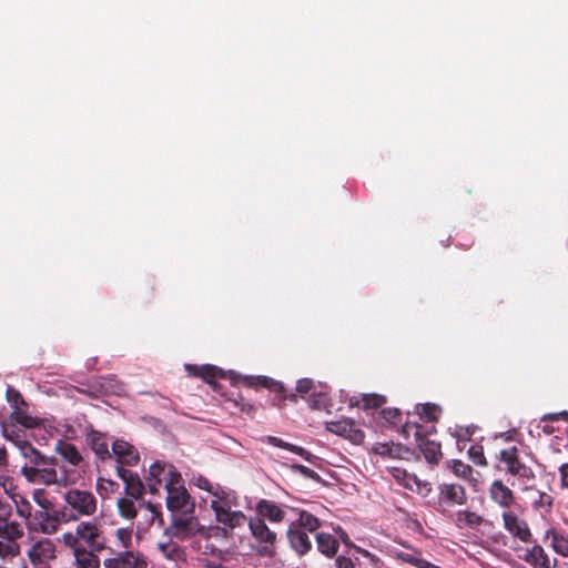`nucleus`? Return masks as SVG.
Segmentation results:
<instances>
[{"instance_id": "1", "label": "nucleus", "mask_w": 568, "mask_h": 568, "mask_svg": "<svg viewBox=\"0 0 568 568\" xmlns=\"http://www.w3.org/2000/svg\"><path fill=\"white\" fill-rule=\"evenodd\" d=\"M170 478L164 485L166 490V507L173 513V520L169 531L176 538H189L202 534L205 529L193 516L194 503L186 488L181 485V474L175 467L169 469Z\"/></svg>"}, {"instance_id": "2", "label": "nucleus", "mask_w": 568, "mask_h": 568, "mask_svg": "<svg viewBox=\"0 0 568 568\" xmlns=\"http://www.w3.org/2000/svg\"><path fill=\"white\" fill-rule=\"evenodd\" d=\"M211 509L214 513L215 520L224 527H204V531L200 534L205 538L221 535L226 538L229 529L244 526L247 518L245 514L236 508L240 506L239 495L235 490L221 486L215 488L211 499Z\"/></svg>"}, {"instance_id": "3", "label": "nucleus", "mask_w": 568, "mask_h": 568, "mask_svg": "<svg viewBox=\"0 0 568 568\" xmlns=\"http://www.w3.org/2000/svg\"><path fill=\"white\" fill-rule=\"evenodd\" d=\"M114 541L108 549L110 556L103 559V568H148L145 555L133 545V529L119 527Z\"/></svg>"}, {"instance_id": "4", "label": "nucleus", "mask_w": 568, "mask_h": 568, "mask_svg": "<svg viewBox=\"0 0 568 568\" xmlns=\"http://www.w3.org/2000/svg\"><path fill=\"white\" fill-rule=\"evenodd\" d=\"M61 542L67 548H84L97 551L110 548L102 524L98 519L78 521L73 530L62 534Z\"/></svg>"}, {"instance_id": "5", "label": "nucleus", "mask_w": 568, "mask_h": 568, "mask_svg": "<svg viewBox=\"0 0 568 568\" xmlns=\"http://www.w3.org/2000/svg\"><path fill=\"white\" fill-rule=\"evenodd\" d=\"M37 464L31 467H21L20 473L30 484H41L45 486L58 485L67 487L69 484L65 473L59 475L57 470V460L42 456Z\"/></svg>"}, {"instance_id": "6", "label": "nucleus", "mask_w": 568, "mask_h": 568, "mask_svg": "<svg viewBox=\"0 0 568 568\" xmlns=\"http://www.w3.org/2000/svg\"><path fill=\"white\" fill-rule=\"evenodd\" d=\"M62 499L69 513L75 517V523L81 517H91L97 513L98 501L91 491L71 488L63 494Z\"/></svg>"}, {"instance_id": "7", "label": "nucleus", "mask_w": 568, "mask_h": 568, "mask_svg": "<svg viewBox=\"0 0 568 568\" xmlns=\"http://www.w3.org/2000/svg\"><path fill=\"white\" fill-rule=\"evenodd\" d=\"M247 524L251 535L258 544L256 547V552L261 556L273 557L275 554V544L277 540L276 532L271 530L270 527L265 524L264 519L260 517L250 518Z\"/></svg>"}, {"instance_id": "8", "label": "nucleus", "mask_w": 568, "mask_h": 568, "mask_svg": "<svg viewBox=\"0 0 568 568\" xmlns=\"http://www.w3.org/2000/svg\"><path fill=\"white\" fill-rule=\"evenodd\" d=\"M438 507L437 510L445 515L456 506H463L467 501L466 490L462 485L454 483H443L438 485Z\"/></svg>"}, {"instance_id": "9", "label": "nucleus", "mask_w": 568, "mask_h": 568, "mask_svg": "<svg viewBox=\"0 0 568 568\" xmlns=\"http://www.w3.org/2000/svg\"><path fill=\"white\" fill-rule=\"evenodd\" d=\"M499 460L505 464V469L509 475L521 479L525 484L535 479L534 470L519 460L517 447L500 450Z\"/></svg>"}, {"instance_id": "10", "label": "nucleus", "mask_w": 568, "mask_h": 568, "mask_svg": "<svg viewBox=\"0 0 568 568\" xmlns=\"http://www.w3.org/2000/svg\"><path fill=\"white\" fill-rule=\"evenodd\" d=\"M57 546L49 538L34 541L27 550V556L34 568H45L55 559Z\"/></svg>"}, {"instance_id": "11", "label": "nucleus", "mask_w": 568, "mask_h": 568, "mask_svg": "<svg viewBox=\"0 0 568 568\" xmlns=\"http://www.w3.org/2000/svg\"><path fill=\"white\" fill-rule=\"evenodd\" d=\"M294 511L293 508H291L287 505L277 504L270 499H261L256 504V513L257 517L262 519H267L272 524H281L283 521H287L290 524L291 516Z\"/></svg>"}, {"instance_id": "12", "label": "nucleus", "mask_w": 568, "mask_h": 568, "mask_svg": "<svg viewBox=\"0 0 568 568\" xmlns=\"http://www.w3.org/2000/svg\"><path fill=\"white\" fill-rule=\"evenodd\" d=\"M504 529L515 539L529 544L532 541V534L528 523L516 515L513 510L501 513Z\"/></svg>"}, {"instance_id": "13", "label": "nucleus", "mask_w": 568, "mask_h": 568, "mask_svg": "<svg viewBox=\"0 0 568 568\" xmlns=\"http://www.w3.org/2000/svg\"><path fill=\"white\" fill-rule=\"evenodd\" d=\"M327 430L349 439L354 444H361L365 437L364 432L348 418L328 423Z\"/></svg>"}, {"instance_id": "14", "label": "nucleus", "mask_w": 568, "mask_h": 568, "mask_svg": "<svg viewBox=\"0 0 568 568\" xmlns=\"http://www.w3.org/2000/svg\"><path fill=\"white\" fill-rule=\"evenodd\" d=\"M118 476L123 480L125 484L124 491L128 497L135 498L139 500H144L142 498L144 494V485L142 480L140 479L139 475L122 467H116Z\"/></svg>"}, {"instance_id": "15", "label": "nucleus", "mask_w": 568, "mask_h": 568, "mask_svg": "<svg viewBox=\"0 0 568 568\" xmlns=\"http://www.w3.org/2000/svg\"><path fill=\"white\" fill-rule=\"evenodd\" d=\"M286 537L291 549L300 557L306 555L312 549L313 545L307 531L288 524Z\"/></svg>"}, {"instance_id": "16", "label": "nucleus", "mask_w": 568, "mask_h": 568, "mask_svg": "<svg viewBox=\"0 0 568 568\" xmlns=\"http://www.w3.org/2000/svg\"><path fill=\"white\" fill-rule=\"evenodd\" d=\"M489 497L494 503H496L505 510H509L510 506L515 503L514 493L499 479H496L491 483L489 487Z\"/></svg>"}, {"instance_id": "17", "label": "nucleus", "mask_w": 568, "mask_h": 568, "mask_svg": "<svg viewBox=\"0 0 568 568\" xmlns=\"http://www.w3.org/2000/svg\"><path fill=\"white\" fill-rule=\"evenodd\" d=\"M314 388L313 381L308 378H302L296 384V392L298 394L302 396L310 394L307 400L312 407L322 408L326 405V394L323 392L316 393Z\"/></svg>"}, {"instance_id": "18", "label": "nucleus", "mask_w": 568, "mask_h": 568, "mask_svg": "<svg viewBox=\"0 0 568 568\" xmlns=\"http://www.w3.org/2000/svg\"><path fill=\"white\" fill-rule=\"evenodd\" d=\"M542 540L559 556L568 557V535L565 532L551 527L545 531Z\"/></svg>"}, {"instance_id": "19", "label": "nucleus", "mask_w": 568, "mask_h": 568, "mask_svg": "<svg viewBox=\"0 0 568 568\" xmlns=\"http://www.w3.org/2000/svg\"><path fill=\"white\" fill-rule=\"evenodd\" d=\"M532 568H551L550 560L545 549L535 544L532 547L524 549V555L520 556Z\"/></svg>"}, {"instance_id": "20", "label": "nucleus", "mask_w": 568, "mask_h": 568, "mask_svg": "<svg viewBox=\"0 0 568 568\" xmlns=\"http://www.w3.org/2000/svg\"><path fill=\"white\" fill-rule=\"evenodd\" d=\"M30 529L41 532L43 535H54V528H52L50 508L37 510L32 514L31 519L27 523Z\"/></svg>"}, {"instance_id": "21", "label": "nucleus", "mask_w": 568, "mask_h": 568, "mask_svg": "<svg viewBox=\"0 0 568 568\" xmlns=\"http://www.w3.org/2000/svg\"><path fill=\"white\" fill-rule=\"evenodd\" d=\"M112 454L120 464L135 465L139 462V454L135 448L124 440H115L112 444Z\"/></svg>"}, {"instance_id": "22", "label": "nucleus", "mask_w": 568, "mask_h": 568, "mask_svg": "<svg viewBox=\"0 0 568 568\" xmlns=\"http://www.w3.org/2000/svg\"><path fill=\"white\" fill-rule=\"evenodd\" d=\"M74 558L77 568H100L99 554L101 551L84 548H69Z\"/></svg>"}, {"instance_id": "23", "label": "nucleus", "mask_w": 568, "mask_h": 568, "mask_svg": "<svg viewBox=\"0 0 568 568\" xmlns=\"http://www.w3.org/2000/svg\"><path fill=\"white\" fill-rule=\"evenodd\" d=\"M170 467L173 466L161 462H155L150 466L146 481L151 493L156 491V485H160L162 481H164V485L166 484V480L170 478Z\"/></svg>"}, {"instance_id": "24", "label": "nucleus", "mask_w": 568, "mask_h": 568, "mask_svg": "<svg viewBox=\"0 0 568 568\" xmlns=\"http://www.w3.org/2000/svg\"><path fill=\"white\" fill-rule=\"evenodd\" d=\"M293 513L296 518H291L290 525L307 532H314L320 528L321 520L310 511L294 509Z\"/></svg>"}, {"instance_id": "25", "label": "nucleus", "mask_w": 568, "mask_h": 568, "mask_svg": "<svg viewBox=\"0 0 568 568\" xmlns=\"http://www.w3.org/2000/svg\"><path fill=\"white\" fill-rule=\"evenodd\" d=\"M415 437L416 444L424 454L426 460L435 464L438 463L442 456L440 444L420 436L418 428L415 429Z\"/></svg>"}, {"instance_id": "26", "label": "nucleus", "mask_w": 568, "mask_h": 568, "mask_svg": "<svg viewBox=\"0 0 568 568\" xmlns=\"http://www.w3.org/2000/svg\"><path fill=\"white\" fill-rule=\"evenodd\" d=\"M11 516L0 518V538L17 542L24 535L23 527L16 520H10Z\"/></svg>"}, {"instance_id": "27", "label": "nucleus", "mask_w": 568, "mask_h": 568, "mask_svg": "<svg viewBox=\"0 0 568 568\" xmlns=\"http://www.w3.org/2000/svg\"><path fill=\"white\" fill-rule=\"evenodd\" d=\"M55 452L65 463H69L71 466H79L83 459L79 449L67 440H58L55 444Z\"/></svg>"}, {"instance_id": "28", "label": "nucleus", "mask_w": 568, "mask_h": 568, "mask_svg": "<svg viewBox=\"0 0 568 568\" xmlns=\"http://www.w3.org/2000/svg\"><path fill=\"white\" fill-rule=\"evenodd\" d=\"M158 548L166 559L173 561L176 568H181L180 564L186 561L185 550L173 541L159 542Z\"/></svg>"}, {"instance_id": "29", "label": "nucleus", "mask_w": 568, "mask_h": 568, "mask_svg": "<svg viewBox=\"0 0 568 568\" xmlns=\"http://www.w3.org/2000/svg\"><path fill=\"white\" fill-rule=\"evenodd\" d=\"M317 550L326 556L327 558H333L339 547L338 540L329 532H317L315 535Z\"/></svg>"}, {"instance_id": "30", "label": "nucleus", "mask_w": 568, "mask_h": 568, "mask_svg": "<svg viewBox=\"0 0 568 568\" xmlns=\"http://www.w3.org/2000/svg\"><path fill=\"white\" fill-rule=\"evenodd\" d=\"M139 499L122 496L116 500L119 516L126 520H133L140 513Z\"/></svg>"}, {"instance_id": "31", "label": "nucleus", "mask_w": 568, "mask_h": 568, "mask_svg": "<svg viewBox=\"0 0 568 568\" xmlns=\"http://www.w3.org/2000/svg\"><path fill=\"white\" fill-rule=\"evenodd\" d=\"M485 521L484 517L467 509L458 510L455 514V524L458 528H478Z\"/></svg>"}, {"instance_id": "32", "label": "nucleus", "mask_w": 568, "mask_h": 568, "mask_svg": "<svg viewBox=\"0 0 568 568\" xmlns=\"http://www.w3.org/2000/svg\"><path fill=\"white\" fill-rule=\"evenodd\" d=\"M14 507L16 514L28 523L32 517V505L20 490L9 498Z\"/></svg>"}, {"instance_id": "33", "label": "nucleus", "mask_w": 568, "mask_h": 568, "mask_svg": "<svg viewBox=\"0 0 568 568\" xmlns=\"http://www.w3.org/2000/svg\"><path fill=\"white\" fill-rule=\"evenodd\" d=\"M385 402V397L378 394H362L349 399L352 406H358L363 409L381 407Z\"/></svg>"}, {"instance_id": "34", "label": "nucleus", "mask_w": 568, "mask_h": 568, "mask_svg": "<svg viewBox=\"0 0 568 568\" xmlns=\"http://www.w3.org/2000/svg\"><path fill=\"white\" fill-rule=\"evenodd\" d=\"M50 517H51L52 528H54V534L58 532L59 527L61 525L75 521V517H73V515H71L69 513V508L65 505L59 509H55L51 506Z\"/></svg>"}, {"instance_id": "35", "label": "nucleus", "mask_w": 568, "mask_h": 568, "mask_svg": "<svg viewBox=\"0 0 568 568\" xmlns=\"http://www.w3.org/2000/svg\"><path fill=\"white\" fill-rule=\"evenodd\" d=\"M20 455L26 459L21 467H31L38 465L37 462L43 456L37 448H34L28 442H21L18 444Z\"/></svg>"}, {"instance_id": "36", "label": "nucleus", "mask_w": 568, "mask_h": 568, "mask_svg": "<svg viewBox=\"0 0 568 568\" xmlns=\"http://www.w3.org/2000/svg\"><path fill=\"white\" fill-rule=\"evenodd\" d=\"M90 444L92 450L99 456L101 459H106L111 456L109 450V445L102 434L93 432L90 435Z\"/></svg>"}, {"instance_id": "37", "label": "nucleus", "mask_w": 568, "mask_h": 568, "mask_svg": "<svg viewBox=\"0 0 568 568\" xmlns=\"http://www.w3.org/2000/svg\"><path fill=\"white\" fill-rule=\"evenodd\" d=\"M139 509L140 511L144 513L146 525L150 526L156 520H159L160 524L162 523L161 511L156 505L145 500L139 501Z\"/></svg>"}, {"instance_id": "38", "label": "nucleus", "mask_w": 568, "mask_h": 568, "mask_svg": "<svg viewBox=\"0 0 568 568\" xmlns=\"http://www.w3.org/2000/svg\"><path fill=\"white\" fill-rule=\"evenodd\" d=\"M447 466H448V468H450V470L457 477L463 478L468 481L475 480L473 478V473H474L473 468L469 465L463 463L462 460L453 459V460L448 462Z\"/></svg>"}, {"instance_id": "39", "label": "nucleus", "mask_w": 568, "mask_h": 568, "mask_svg": "<svg viewBox=\"0 0 568 568\" xmlns=\"http://www.w3.org/2000/svg\"><path fill=\"white\" fill-rule=\"evenodd\" d=\"M97 493L101 496V498L106 499L111 494H114L119 490L120 486L116 481L106 479L103 477H99L97 479Z\"/></svg>"}, {"instance_id": "40", "label": "nucleus", "mask_w": 568, "mask_h": 568, "mask_svg": "<svg viewBox=\"0 0 568 568\" xmlns=\"http://www.w3.org/2000/svg\"><path fill=\"white\" fill-rule=\"evenodd\" d=\"M258 381L264 387L270 388L276 393L273 398L274 405H281L285 400L286 396L284 394V387L282 384L267 377H258Z\"/></svg>"}, {"instance_id": "41", "label": "nucleus", "mask_w": 568, "mask_h": 568, "mask_svg": "<svg viewBox=\"0 0 568 568\" xmlns=\"http://www.w3.org/2000/svg\"><path fill=\"white\" fill-rule=\"evenodd\" d=\"M20 554V546L18 542L0 538V559L8 560L17 557Z\"/></svg>"}, {"instance_id": "42", "label": "nucleus", "mask_w": 568, "mask_h": 568, "mask_svg": "<svg viewBox=\"0 0 568 568\" xmlns=\"http://www.w3.org/2000/svg\"><path fill=\"white\" fill-rule=\"evenodd\" d=\"M392 475L398 484L404 486L406 489L412 488L416 484V475L406 471L405 469L394 467Z\"/></svg>"}, {"instance_id": "43", "label": "nucleus", "mask_w": 568, "mask_h": 568, "mask_svg": "<svg viewBox=\"0 0 568 568\" xmlns=\"http://www.w3.org/2000/svg\"><path fill=\"white\" fill-rule=\"evenodd\" d=\"M417 413L425 420L433 422V420H436L439 417V415L442 413V409L437 405L427 403V404L418 405L417 406Z\"/></svg>"}, {"instance_id": "44", "label": "nucleus", "mask_w": 568, "mask_h": 568, "mask_svg": "<svg viewBox=\"0 0 568 568\" xmlns=\"http://www.w3.org/2000/svg\"><path fill=\"white\" fill-rule=\"evenodd\" d=\"M378 415L382 425H396L400 419V412L397 408H384Z\"/></svg>"}, {"instance_id": "45", "label": "nucleus", "mask_w": 568, "mask_h": 568, "mask_svg": "<svg viewBox=\"0 0 568 568\" xmlns=\"http://www.w3.org/2000/svg\"><path fill=\"white\" fill-rule=\"evenodd\" d=\"M0 488L8 496V498H10L11 496L19 491L14 478L4 474L0 475Z\"/></svg>"}, {"instance_id": "46", "label": "nucleus", "mask_w": 568, "mask_h": 568, "mask_svg": "<svg viewBox=\"0 0 568 568\" xmlns=\"http://www.w3.org/2000/svg\"><path fill=\"white\" fill-rule=\"evenodd\" d=\"M185 368L191 372L193 371L194 375L202 376L205 381H210V378H213L217 375V368L215 366L211 365H204L201 367H195L191 365H185Z\"/></svg>"}, {"instance_id": "47", "label": "nucleus", "mask_w": 568, "mask_h": 568, "mask_svg": "<svg viewBox=\"0 0 568 568\" xmlns=\"http://www.w3.org/2000/svg\"><path fill=\"white\" fill-rule=\"evenodd\" d=\"M13 415L14 420L26 428H36L39 426L38 418L32 417L22 410L16 409Z\"/></svg>"}, {"instance_id": "48", "label": "nucleus", "mask_w": 568, "mask_h": 568, "mask_svg": "<svg viewBox=\"0 0 568 568\" xmlns=\"http://www.w3.org/2000/svg\"><path fill=\"white\" fill-rule=\"evenodd\" d=\"M32 499L41 509L51 508V501L49 500L45 490L42 488L33 489Z\"/></svg>"}, {"instance_id": "49", "label": "nucleus", "mask_w": 568, "mask_h": 568, "mask_svg": "<svg viewBox=\"0 0 568 568\" xmlns=\"http://www.w3.org/2000/svg\"><path fill=\"white\" fill-rule=\"evenodd\" d=\"M469 458L476 465L485 466L487 464L486 458L484 456V449L479 445H473L468 449Z\"/></svg>"}, {"instance_id": "50", "label": "nucleus", "mask_w": 568, "mask_h": 568, "mask_svg": "<svg viewBox=\"0 0 568 568\" xmlns=\"http://www.w3.org/2000/svg\"><path fill=\"white\" fill-rule=\"evenodd\" d=\"M6 395H7V400L14 409H18L20 405L24 404V400H23L20 392L11 386H8Z\"/></svg>"}, {"instance_id": "51", "label": "nucleus", "mask_w": 568, "mask_h": 568, "mask_svg": "<svg viewBox=\"0 0 568 568\" xmlns=\"http://www.w3.org/2000/svg\"><path fill=\"white\" fill-rule=\"evenodd\" d=\"M194 484L202 490H206L211 496L214 494L215 488H220V484H212L206 477L199 476L194 478Z\"/></svg>"}, {"instance_id": "52", "label": "nucleus", "mask_w": 568, "mask_h": 568, "mask_svg": "<svg viewBox=\"0 0 568 568\" xmlns=\"http://www.w3.org/2000/svg\"><path fill=\"white\" fill-rule=\"evenodd\" d=\"M201 561L207 568H229L225 565L229 560H222L219 557H203Z\"/></svg>"}, {"instance_id": "53", "label": "nucleus", "mask_w": 568, "mask_h": 568, "mask_svg": "<svg viewBox=\"0 0 568 568\" xmlns=\"http://www.w3.org/2000/svg\"><path fill=\"white\" fill-rule=\"evenodd\" d=\"M292 468L294 471L296 473H300L301 475H303L304 477L306 478H311V479H318L320 476L316 471H314L313 469L304 466V465H301V464H294L292 465Z\"/></svg>"}, {"instance_id": "54", "label": "nucleus", "mask_w": 568, "mask_h": 568, "mask_svg": "<svg viewBox=\"0 0 568 568\" xmlns=\"http://www.w3.org/2000/svg\"><path fill=\"white\" fill-rule=\"evenodd\" d=\"M205 549L209 550V552H210L209 557H219L222 560L231 559V552L229 550H222L212 545H206Z\"/></svg>"}, {"instance_id": "55", "label": "nucleus", "mask_w": 568, "mask_h": 568, "mask_svg": "<svg viewBox=\"0 0 568 568\" xmlns=\"http://www.w3.org/2000/svg\"><path fill=\"white\" fill-rule=\"evenodd\" d=\"M266 442L272 445V446H275V447H280V448H284V449H287L290 452H293V448L295 445L293 444H290V443H286L284 442L283 439L278 438V437H275V436H268L266 438Z\"/></svg>"}, {"instance_id": "56", "label": "nucleus", "mask_w": 568, "mask_h": 568, "mask_svg": "<svg viewBox=\"0 0 568 568\" xmlns=\"http://www.w3.org/2000/svg\"><path fill=\"white\" fill-rule=\"evenodd\" d=\"M408 489L412 491H416L418 494H427L430 491V485H429V483L424 481L416 476V484L413 485V487L408 488Z\"/></svg>"}, {"instance_id": "57", "label": "nucleus", "mask_w": 568, "mask_h": 568, "mask_svg": "<svg viewBox=\"0 0 568 568\" xmlns=\"http://www.w3.org/2000/svg\"><path fill=\"white\" fill-rule=\"evenodd\" d=\"M355 551L362 555L363 557L367 558L375 567L379 566L381 559L376 555L369 552L368 550L359 546L355 547Z\"/></svg>"}, {"instance_id": "58", "label": "nucleus", "mask_w": 568, "mask_h": 568, "mask_svg": "<svg viewBox=\"0 0 568 568\" xmlns=\"http://www.w3.org/2000/svg\"><path fill=\"white\" fill-rule=\"evenodd\" d=\"M335 562L337 568H356L355 562L345 556L337 557Z\"/></svg>"}, {"instance_id": "59", "label": "nucleus", "mask_w": 568, "mask_h": 568, "mask_svg": "<svg viewBox=\"0 0 568 568\" xmlns=\"http://www.w3.org/2000/svg\"><path fill=\"white\" fill-rule=\"evenodd\" d=\"M292 453H295L297 455H300L301 457H303L305 460L310 462V463H313L314 459H316V457L311 454L310 452L305 450L303 447H300V446H294L293 448V452Z\"/></svg>"}, {"instance_id": "60", "label": "nucleus", "mask_w": 568, "mask_h": 568, "mask_svg": "<svg viewBox=\"0 0 568 568\" xmlns=\"http://www.w3.org/2000/svg\"><path fill=\"white\" fill-rule=\"evenodd\" d=\"M561 486L568 487V463H565L559 468Z\"/></svg>"}, {"instance_id": "61", "label": "nucleus", "mask_w": 568, "mask_h": 568, "mask_svg": "<svg viewBox=\"0 0 568 568\" xmlns=\"http://www.w3.org/2000/svg\"><path fill=\"white\" fill-rule=\"evenodd\" d=\"M560 417L568 422V412L567 410H562L560 413L546 414L541 419L542 420H552L554 422V420H558Z\"/></svg>"}, {"instance_id": "62", "label": "nucleus", "mask_w": 568, "mask_h": 568, "mask_svg": "<svg viewBox=\"0 0 568 568\" xmlns=\"http://www.w3.org/2000/svg\"><path fill=\"white\" fill-rule=\"evenodd\" d=\"M12 515V505L0 499V518Z\"/></svg>"}, {"instance_id": "63", "label": "nucleus", "mask_w": 568, "mask_h": 568, "mask_svg": "<svg viewBox=\"0 0 568 568\" xmlns=\"http://www.w3.org/2000/svg\"><path fill=\"white\" fill-rule=\"evenodd\" d=\"M400 558L406 561V562H409L412 565H414L415 567H417V561H422V558L415 556V555H412V554H403L400 556Z\"/></svg>"}, {"instance_id": "64", "label": "nucleus", "mask_w": 568, "mask_h": 568, "mask_svg": "<svg viewBox=\"0 0 568 568\" xmlns=\"http://www.w3.org/2000/svg\"><path fill=\"white\" fill-rule=\"evenodd\" d=\"M375 453L379 454V455H389L390 454V448L388 447L387 444H377L374 448Z\"/></svg>"}]
</instances>
